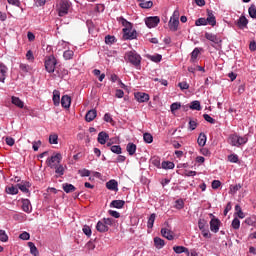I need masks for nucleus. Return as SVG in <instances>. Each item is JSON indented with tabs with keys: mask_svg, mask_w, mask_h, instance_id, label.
<instances>
[{
	"mask_svg": "<svg viewBox=\"0 0 256 256\" xmlns=\"http://www.w3.org/2000/svg\"><path fill=\"white\" fill-rule=\"evenodd\" d=\"M249 141L247 136H239L237 134H231L228 138V143L232 145V147H241V145H245Z\"/></svg>",
	"mask_w": 256,
	"mask_h": 256,
	"instance_id": "1",
	"label": "nucleus"
},
{
	"mask_svg": "<svg viewBox=\"0 0 256 256\" xmlns=\"http://www.w3.org/2000/svg\"><path fill=\"white\" fill-rule=\"evenodd\" d=\"M125 59L127 63H131V65H141V55L135 51L126 53Z\"/></svg>",
	"mask_w": 256,
	"mask_h": 256,
	"instance_id": "2",
	"label": "nucleus"
},
{
	"mask_svg": "<svg viewBox=\"0 0 256 256\" xmlns=\"http://www.w3.org/2000/svg\"><path fill=\"white\" fill-rule=\"evenodd\" d=\"M71 5H69V1L67 0H61L57 5V11L59 17H65L67 13H69V8Z\"/></svg>",
	"mask_w": 256,
	"mask_h": 256,
	"instance_id": "3",
	"label": "nucleus"
},
{
	"mask_svg": "<svg viewBox=\"0 0 256 256\" xmlns=\"http://www.w3.org/2000/svg\"><path fill=\"white\" fill-rule=\"evenodd\" d=\"M61 159H63V157L61 156V153H57L51 156L50 158H48L46 163L48 167H50V169H55V167H57V165L61 163Z\"/></svg>",
	"mask_w": 256,
	"mask_h": 256,
	"instance_id": "4",
	"label": "nucleus"
},
{
	"mask_svg": "<svg viewBox=\"0 0 256 256\" xmlns=\"http://www.w3.org/2000/svg\"><path fill=\"white\" fill-rule=\"evenodd\" d=\"M123 39L125 41L127 40H133V39H137V31L135 30H132L131 31V28H123Z\"/></svg>",
	"mask_w": 256,
	"mask_h": 256,
	"instance_id": "5",
	"label": "nucleus"
},
{
	"mask_svg": "<svg viewBox=\"0 0 256 256\" xmlns=\"http://www.w3.org/2000/svg\"><path fill=\"white\" fill-rule=\"evenodd\" d=\"M159 23H161V19L158 16H151L145 20V24L147 25V27H149V29L157 27Z\"/></svg>",
	"mask_w": 256,
	"mask_h": 256,
	"instance_id": "6",
	"label": "nucleus"
},
{
	"mask_svg": "<svg viewBox=\"0 0 256 256\" xmlns=\"http://www.w3.org/2000/svg\"><path fill=\"white\" fill-rule=\"evenodd\" d=\"M219 227H221V220L213 216L210 221V230L212 231V233H219Z\"/></svg>",
	"mask_w": 256,
	"mask_h": 256,
	"instance_id": "7",
	"label": "nucleus"
},
{
	"mask_svg": "<svg viewBox=\"0 0 256 256\" xmlns=\"http://www.w3.org/2000/svg\"><path fill=\"white\" fill-rule=\"evenodd\" d=\"M135 99L138 101V103H147V101H149V94L145 92H137L135 94Z\"/></svg>",
	"mask_w": 256,
	"mask_h": 256,
	"instance_id": "8",
	"label": "nucleus"
},
{
	"mask_svg": "<svg viewBox=\"0 0 256 256\" xmlns=\"http://www.w3.org/2000/svg\"><path fill=\"white\" fill-rule=\"evenodd\" d=\"M205 38L208 41H211L212 43H215V45H219V43L222 42V40L217 35H215L213 33H209V32L205 33Z\"/></svg>",
	"mask_w": 256,
	"mask_h": 256,
	"instance_id": "9",
	"label": "nucleus"
},
{
	"mask_svg": "<svg viewBox=\"0 0 256 256\" xmlns=\"http://www.w3.org/2000/svg\"><path fill=\"white\" fill-rule=\"evenodd\" d=\"M161 235L162 237H165V239H168V241H173V239H175L173 231L167 228L161 229Z\"/></svg>",
	"mask_w": 256,
	"mask_h": 256,
	"instance_id": "10",
	"label": "nucleus"
},
{
	"mask_svg": "<svg viewBox=\"0 0 256 256\" xmlns=\"http://www.w3.org/2000/svg\"><path fill=\"white\" fill-rule=\"evenodd\" d=\"M206 23L207 25H211L212 27H215L217 25V20L212 11L207 12Z\"/></svg>",
	"mask_w": 256,
	"mask_h": 256,
	"instance_id": "11",
	"label": "nucleus"
},
{
	"mask_svg": "<svg viewBox=\"0 0 256 256\" xmlns=\"http://www.w3.org/2000/svg\"><path fill=\"white\" fill-rule=\"evenodd\" d=\"M247 25H249V20L244 15L240 16L237 20V26L239 29H247Z\"/></svg>",
	"mask_w": 256,
	"mask_h": 256,
	"instance_id": "12",
	"label": "nucleus"
},
{
	"mask_svg": "<svg viewBox=\"0 0 256 256\" xmlns=\"http://www.w3.org/2000/svg\"><path fill=\"white\" fill-rule=\"evenodd\" d=\"M106 188L109 189V191H119V183L114 179L109 180L106 183Z\"/></svg>",
	"mask_w": 256,
	"mask_h": 256,
	"instance_id": "13",
	"label": "nucleus"
},
{
	"mask_svg": "<svg viewBox=\"0 0 256 256\" xmlns=\"http://www.w3.org/2000/svg\"><path fill=\"white\" fill-rule=\"evenodd\" d=\"M98 143H100V145H105V143H107V141H109V134H107V132L102 131L98 134V138H97Z\"/></svg>",
	"mask_w": 256,
	"mask_h": 256,
	"instance_id": "14",
	"label": "nucleus"
},
{
	"mask_svg": "<svg viewBox=\"0 0 256 256\" xmlns=\"http://www.w3.org/2000/svg\"><path fill=\"white\" fill-rule=\"evenodd\" d=\"M96 230L99 231V233H107V231H109V226H107L103 220H100L96 225Z\"/></svg>",
	"mask_w": 256,
	"mask_h": 256,
	"instance_id": "15",
	"label": "nucleus"
},
{
	"mask_svg": "<svg viewBox=\"0 0 256 256\" xmlns=\"http://www.w3.org/2000/svg\"><path fill=\"white\" fill-rule=\"evenodd\" d=\"M52 101H53L55 107H59V105L61 103V92H59V90L53 91Z\"/></svg>",
	"mask_w": 256,
	"mask_h": 256,
	"instance_id": "16",
	"label": "nucleus"
},
{
	"mask_svg": "<svg viewBox=\"0 0 256 256\" xmlns=\"http://www.w3.org/2000/svg\"><path fill=\"white\" fill-rule=\"evenodd\" d=\"M95 117H97V110L92 109L86 113L85 120L87 123H91V121L95 120Z\"/></svg>",
	"mask_w": 256,
	"mask_h": 256,
	"instance_id": "17",
	"label": "nucleus"
},
{
	"mask_svg": "<svg viewBox=\"0 0 256 256\" xmlns=\"http://www.w3.org/2000/svg\"><path fill=\"white\" fill-rule=\"evenodd\" d=\"M61 105L64 107V109H69L71 107V98L69 95L62 96Z\"/></svg>",
	"mask_w": 256,
	"mask_h": 256,
	"instance_id": "18",
	"label": "nucleus"
},
{
	"mask_svg": "<svg viewBox=\"0 0 256 256\" xmlns=\"http://www.w3.org/2000/svg\"><path fill=\"white\" fill-rule=\"evenodd\" d=\"M31 201L29 199H22V210L25 213H31Z\"/></svg>",
	"mask_w": 256,
	"mask_h": 256,
	"instance_id": "19",
	"label": "nucleus"
},
{
	"mask_svg": "<svg viewBox=\"0 0 256 256\" xmlns=\"http://www.w3.org/2000/svg\"><path fill=\"white\" fill-rule=\"evenodd\" d=\"M173 251H175L177 254L186 253L187 256L191 255L189 248L185 246H174Z\"/></svg>",
	"mask_w": 256,
	"mask_h": 256,
	"instance_id": "20",
	"label": "nucleus"
},
{
	"mask_svg": "<svg viewBox=\"0 0 256 256\" xmlns=\"http://www.w3.org/2000/svg\"><path fill=\"white\" fill-rule=\"evenodd\" d=\"M168 27L170 31H173V32L177 31V29H179V20H174L170 18L168 22Z\"/></svg>",
	"mask_w": 256,
	"mask_h": 256,
	"instance_id": "21",
	"label": "nucleus"
},
{
	"mask_svg": "<svg viewBox=\"0 0 256 256\" xmlns=\"http://www.w3.org/2000/svg\"><path fill=\"white\" fill-rule=\"evenodd\" d=\"M110 207H114V209H123V207H125V201H123V200H113L110 203Z\"/></svg>",
	"mask_w": 256,
	"mask_h": 256,
	"instance_id": "22",
	"label": "nucleus"
},
{
	"mask_svg": "<svg viewBox=\"0 0 256 256\" xmlns=\"http://www.w3.org/2000/svg\"><path fill=\"white\" fill-rule=\"evenodd\" d=\"M11 99L12 104L16 107H19V109H23V107H25V103L19 97L12 96Z\"/></svg>",
	"mask_w": 256,
	"mask_h": 256,
	"instance_id": "23",
	"label": "nucleus"
},
{
	"mask_svg": "<svg viewBox=\"0 0 256 256\" xmlns=\"http://www.w3.org/2000/svg\"><path fill=\"white\" fill-rule=\"evenodd\" d=\"M201 51H203V48H195L191 53V61L192 63H195L197 61V57L201 55Z\"/></svg>",
	"mask_w": 256,
	"mask_h": 256,
	"instance_id": "24",
	"label": "nucleus"
},
{
	"mask_svg": "<svg viewBox=\"0 0 256 256\" xmlns=\"http://www.w3.org/2000/svg\"><path fill=\"white\" fill-rule=\"evenodd\" d=\"M126 151L128 152V154L130 156L135 155V153L137 151V145H135L134 143H128L126 146Z\"/></svg>",
	"mask_w": 256,
	"mask_h": 256,
	"instance_id": "25",
	"label": "nucleus"
},
{
	"mask_svg": "<svg viewBox=\"0 0 256 256\" xmlns=\"http://www.w3.org/2000/svg\"><path fill=\"white\" fill-rule=\"evenodd\" d=\"M154 246L156 247V249H163V247H165V240H163L159 237H155L154 238Z\"/></svg>",
	"mask_w": 256,
	"mask_h": 256,
	"instance_id": "26",
	"label": "nucleus"
},
{
	"mask_svg": "<svg viewBox=\"0 0 256 256\" xmlns=\"http://www.w3.org/2000/svg\"><path fill=\"white\" fill-rule=\"evenodd\" d=\"M139 6L142 9H151V7H153V1H151V0H140Z\"/></svg>",
	"mask_w": 256,
	"mask_h": 256,
	"instance_id": "27",
	"label": "nucleus"
},
{
	"mask_svg": "<svg viewBox=\"0 0 256 256\" xmlns=\"http://www.w3.org/2000/svg\"><path fill=\"white\" fill-rule=\"evenodd\" d=\"M44 65H57V58L53 55L46 56Z\"/></svg>",
	"mask_w": 256,
	"mask_h": 256,
	"instance_id": "28",
	"label": "nucleus"
},
{
	"mask_svg": "<svg viewBox=\"0 0 256 256\" xmlns=\"http://www.w3.org/2000/svg\"><path fill=\"white\" fill-rule=\"evenodd\" d=\"M147 59H150L153 63H161L163 56L161 54L147 55Z\"/></svg>",
	"mask_w": 256,
	"mask_h": 256,
	"instance_id": "29",
	"label": "nucleus"
},
{
	"mask_svg": "<svg viewBox=\"0 0 256 256\" xmlns=\"http://www.w3.org/2000/svg\"><path fill=\"white\" fill-rule=\"evenodd\" d=\"M197 143L200 147H205V144L207 143V135L200 133Z\"/></svg>",
	"mask_w": 256,
	"mask_h": 256,
	"instance_id": "30",
	"label": "nucleus"
},
{
	"mask_svg": "<svg viewBox=\"0 0 256 256\" xmlns=\"http://www.w3.org/2000/svg\"><path fill=\"white\" fill-rule=\"evenodd\" d=\"M117 21L121 23L125 29H131V22L127 21V19H125L123 16L118 17Z\"/></svg>",
	"mask_w": 256,
	"mask_h": 256,
	"instance_id": "31",
	"label": "nucleus"
},
{
	"mask_svg": "<svg viewBox=\"0 0 256 256\" xmlns=\"http://www.w3.org/2000/svg\"><path fill=\"white\" fill-rule=\"evenodd\" d=\"M28 247L30 248L31 255L39 256V250L37 249V246H35V243L28 242Z\"/></svg>",
	"mask_w": 256,
	"mask_h": 256,
	"instance_id": "32",
	"label": "nucleus"
},
{
	"mask_svg": "<svg viewBox=\"0 0 256 256\" xmlns=\"http://www.w3.org/2000/svg\"><path fill=\"white\" fill-rule=\"evenodd\" d=\"M29 187H31V183L24 182L23 184H18V189L22 191V193H29Z\"/></svg>",
	"mask_w": 256,
	"mask_h": 256,
	"instance_id": "33",
	"label": "nucleus"
},
{
	"mask_svg": "<svg viewBox=\"0 0 256 256\" xmlns=\"http://www.w3.org/2000/svg\"><path fill=\"white\" fill-rule=\"evenodd\" d=\"M76 189L77 188H75L73 184H69V183L63 184V191H65V193H73L76 191Z\"/></svg>",
	"mask_w": 256,
	"mask_h": 256,
	"instance_id": "34",
	"label": "nucleus"
},
{
	"mask_svg": "<svg viewBox=\"0 0 256 256\" xmlns=\"http://www.w3.org/2000/svg\"><path fill=\"white\" fill-rule=\"evenodd\" d=\"M155 219H157V214L152 213L148 218L147 227L148 229H153V225L155 223Z\"/></svg>",
	"mask_w": 256,
	"mask_h": 256,
	"instance_id": "35",
	"label": "nucleus"
},
{
	"mask_svg": "<svg viewBox=\"0 0 256 256\" xmlns=\"http://www.w3.org/2000/svg\"><path fill=\"white\" fill-rule=\"evenodd\" d=\"M6 193H8V195H17V193H19V188H17L16 186H7L6 187Z\"/></svg>",
	"mask_w": 256,
	"mask_h": 256,
	"instance_id": "36",
	"label": "nucleus"
},
{
	"mask_svg": "<svg viewBox=\"0 0 256 256\" xmlns=\"http://www.w3.org/2000/svg\"><path fill=\"white\" fill-rule=\"evenodd\" d=\"M7 74V66L0 65V81H5V75Z\"/></svg>",
	"mask_w": 256,
	"mask_h": 256,
	"instance_id": "37",
	"label": "nucleus"
},
{
	"mask_svg": "<svg viewBox=\"0 0 256 256\" xmlns=\"http://www.w3.org/2000/svg\"><path fill=\"white\" fill-rule=\"evenodd\" d=\"M190 109L195 111H201V102L195 100L191 102Z\"/></svg>",
	"mask_w": 256,
	"mask_h": 256,
	"instance_id": "38",
	"label": "nucleus"
},
{
	"mask_svg": "<svg viewBox=\"0 0 256 256\" xmlns=\"http://www.w3.org/2000/svg\"><path fill=\"white\" fill-rule=\"evenodd\" d=\"M162 169H175V163H173L171 161H163Z\"/></svg>",
	"mask_w": 256,
	"mask_h": 256,
	"instance_id": "39",
	"label": "nucleus"
},
{
	"mask_svg": "<svg viewBox=\"0 0 256 256\" xmlns=\"http://www.w3.org/2000/svg\"><path fill=\"white\" fill-rule=\"evenodd\" d=\"M75 55V52H73L72 50H66L63 53V57L66 61H69V59H73V56Z\"/></svg>",
	"mask_w": 256,
	"mask_h": 256,
	"instance_id": "40",
	"label": "nucleus"
},
{
	"mask_svg": "<svg viewBox=\"0 0 256 256\" xmlns=\"http://www.w3.org/2000/svg\"><path fill=\"white\" fill-rule=\"evenodd\" d=\"M58 140H59V136L57 134H52L49 136V143L51 145H57V143H59Z\"/></svg>",
	"mask_w": 256,
	"mask_h": 256,
	"instance_id": "41",
	"label": "nucleus"
},
{
	"mask_svg": "<svg viewBox=\"0 0 256 256\" xmlns=\"http://www.w3.org/2000/svg\"><path fill=\"white\" fill-rule=\"evenodd\" d=\"M0 241H2V243H7V241H9V236H7L5 230H0Z\"/></svg>",
	"mask_w": 256,
	"mask_h": 256,
	"instance_id": "42",
	"label": "nucleus"
},
{
	"mask_svg": "<svg viewBox=\"0 0 256 256\" xmlns=\"http://www.w3.org/2000/svg\"><path fill=\"white\" fill-rule=\"evenodd\" d=\"M248 13L250 15V17L252 19H256V7L255 5H251L249 8H248Z\"/></svg>",
	"mask_w": 256,
	"mask_h": 256,
	"instance_id": "43",
	"label": "nucleus"
},
{
	"mask_svg": "<svg viewBox=\"0 0 256 256\" xmlns=\"http://www.w3.org/2000/svg\"><path fill=\"white\" fill-rule=\"evenodd\" d=\"M102 221L106 224V227H112V225H115V219L113 218H103Z\"/></svg>",
	"mask_w": 256,
	"mask_h": 256,
	"instance_id": "44",
	"label": "nucleus"
},
{
	"mask_svg": "<svg viewBox=\"0 0 256 256\" xmlns=\"http://www.w3.org/2000/svg\"><path fill=\"white\" fill-rule=\"evenodd\" d=\"M143 139L145 141V143H153V135H151V133H144L143 134Z\"/></svg>",
	"mask_w": 256,
	"mask_h": 256,
	"instance_id": "45",
	"label": "nucleus"
},
{
	"mask_svg": "<svg viewBox=\"0 0 256 256\" xmlns=\"http://www.w3.org/2000/svg\"><path fill=\"white\" fill-rule=\"evenodd\" d=\"M54 169H56L55 173L58 175H65V168H63V165H56Z\"/></svg>",
	"mask_w": 256,
	"mask_h": 256,
	"instance_id": "46",
	"label": "nucleus"
},
{
	"mask_svg": "<svg viewBox=\"0 0 256 256\" xmlns=\"http://www.w3.org/2000/svg\"><path fill=\"white\" fill-rule=\"evenodd\" d=\"M110 150L112 151V153H116V155H121L122 149L119 145L111 146Z\"/></svg>",
	"mask_w": 256,
	"mask_h": 256,
	"instance_id": "47",
	"label": "nucleus"
},
{
	"mask_svg": "<svg viewBox=\"0 0 256 256\" xmlns=\"http://www.w3.org/2000/svg\"><path fill=\"white\" fill-rule=\"evenodd\" d=\"M196 27H201L203 25H207V20L206 18H199L195 21Z\"/></svg>",
	"mask_w": 256,
	"mask_h": 256,
	"instance_id": "48",
	"label": "nucleus"
},
{
	"mask_svg": "<svg viewBox=\"0 0 256 256\" xmlns=\"http://www.w3.org/2000/svg\"><path fill=\"white\" fill-rule=\"evenodd\" d=\"M105 43L106 45H113L115 43V36L107 35L105 37Z\"/></svg>",
	"mask_w": 256,
	"mask_h": 256,
	"instance_id": "49",
	"label": "nucleus"
},
{
	"mask_svg": "<svg viewBox=\"0 0 256 256\" xmlns=\"http://www.w3.org/2000/svg\"><path fill=\"white\" fill-rule=\"evenodd\" d=\"M170 109L172 113H175V111H178V109H181V103L179 102L172 103L170 106Z\"/></svg>",
	"mask_w": 256,
	"mask_h": 256,
	"instance_id": "50",
	"label": "nucleus"
},
{
	"mask_svg": "<svg viewBox=\"0 0 256 256\" xmlns=\"http://www.w3.org/2000/svg\"><path fill=\"white\" fill-rule=\"evenodd\" d=\"M198 227L201 230L206 229L205 227H207V220L206 219H199L198 221Z\"/></svg>",
	"mask_w": 256,
	"mask_h": 256,
	"instance_id": "51",
	"label": "nucleus"
},
{
	"mask_svg": "<svg viewBox=\"0 0 256 256\" xmlns=\"http://www.w3.org/2000/svg\"><path fill=\"white\" fill-rule=\"evenodd\" d=\"M19 239H22V241H29V239H31V235L29 232H23L19 235Z\"/></svg>",
	"mask_w": 256,
	"mask_h": 256,
	"instance_id": "52",
	"label": "nucleus"
},
{
	"mask_svg": "<svg viewBox=\"0 0 256 256\" xmlns=\"http://www.w3.org/2000/svg\"><path fill=\"white\" fill-rule=\"evenodd\" d=\"M232 227L234 229H239L241 227V221L239 220V218H234L232 221Z\"/></svg>",
	"mask_w": 256,
	"mask_h": 256,
	"instance_id": "53",
	"label": "nucleus"
},
{
	"mask_svg": "<svg viewBox=\"0 0 256 256\" xmlns=\"http://www.w3.org/2000/svg\"><path fill=\"white\" fill-rule=\"evenodd\" d=\"M228 161H230V163H238L239 156H237L236 154H231L228 156Z\"/></svg>",
	"mask_w": 256,
	"mask_h": 256,
	"instance_id": "54",
	"label": "nucleus"
},
{
	"mask_svg": "<svg viewBox=\"0 0 256 256\" xmlns=\"http://www.w3.org/2000/svg\"><path fill=\"white\" fill-rule=\"evenodd\" d=\"M175 207L179 210L183 209V207H185V202L183 201V199H179V200H176L175 202Z\"/></svg>",
	"mask_w": 256,
	"mask_h": 256,
	"instance_id": "55",
	"label": "nucleus"
},
{
	"mask_svg": "<svg viewBox=\"0 0 256 256\" xmlns=\"http://www.w3.org/2000/svg\"><path fill=\"white\" fill-rule=\"evenodd\" d=\"M178 87L181 89V91H185L189 89V84L186 81L180 82L178 83Z\"/></svg>",
	"mask_w": 256,
	"mask_h": 256,
	"instance_id": "56",
	"label": "nucleus"
},
{
	"mask_svg": "<svg viewBox=\"0 0 256 256\" xmlns=\"http://www.w3.org/2000/svg\"><path fill=\"white\" fill-rule=\"evenodd\" d=\"M203 117L205 121L211 123V125H215V119H213V117H211L209 114H204Z\"/></svg>",
	"mask_w": 256,
	"mask_h": 256,
	"instance_id": "57",
	"label": "nucleus"
},
{
	"mask_svg": "<svg viewBox=\"0 0 256 256\" xmlns=\"http://www.w3.org/2000/svg\"><path fill=\"white\" fill-rule=\"evenodd\" d=\"M201 233L205 239H211V233L209 232V229L204 228L201 230Z\"/></svg>",
	"mask_w": 256,
	"mask_h": 256,
	"instance_id": "58",
	"label": "nucleus"
},
{
	"mask_svg": "<svg viewBox=\"0 0 256 256\" xmlns=\"http://www.w3.org/2000/svg\"><path fill=\"white\" fill-rule=\"evenodd\" d=\"M189 129H190V131H195V129H197V121L190 120L189 121Z\"/></svg>",
	"mask_w": 256,
	"mask_h": 256,
	"instance_id": "59",
	"label": "nucleus"
},
{
	"mask_svg": "<svg viewBox=\"0 0 256 256\" xmlns=\"http://www.w3.org/2000/svg\"><path fill=\"white\" fill-rule=\"evenodd\" d=\"M45 69L48 73H54L57 66L55 65H45Z\"/></svg>",
	"mask_w": 256,
	"mask_h": 256,
	"instance_id": "60",
	"label": "nucleus"
},
{
	"mask_svg": "<svg viewBox=\"0 0 256 256\" xmlns=\"http://www.w3.org/2000/svg\"><path fill=\"white\" fill-rule=\"evenodd\" d=\"M239 189H241V184H236L235 186H231L230 187V193L235 194L236 192L239 191Z\"/></svg>",
	"mask_w": 256,
	"mask_h": 256,
	"instance_id": "61",
	"label": "nucleus"
},
{
	"mask_svg": "<svg viewBox=\"0 0 256 256\" xmlns=\"http://www.w3.org/2000/svg\"><path fill=\"white\" fill-rule=\"evenodd\" d=\"M79 173L81 177H89V175H91V171L87 169L79 170Z\"/></svg>",
	"mask_w": 256,
	"mask_h": 256,
	"instance_id": "62",
	"label": "nucleus"
},
{
	"mask_svg": "<svg viewBox=\"0 0 256 256\" xmlns=\"http://www.w3.org/2000/svg\"><path fill=\"white\" fill-rule=\"evenodd\" d=\"M83 233H85L87 235V237H91V227L85 225L83 227Z\"/></svg>",
	"mask_w": 256,
	"mask_h": 256,
	"instance_id": "63",
	"label": "nucleus"
},
{
	"mask_svg": "<svg viewBox=\"0 0 256 256\" xmlns=\"http://www.w3.org/2000/svg\"><path fill=\"white\" fill-rule=\"evenodd\" d=\"M218 187H221V181L219 180H214L212 182V189H217Z\"/></svg>",
	"mask_w": 256,
	"mask_h": 256,
	"instance_id": "64",
	"label": "nucleus"
}]
</instances>
